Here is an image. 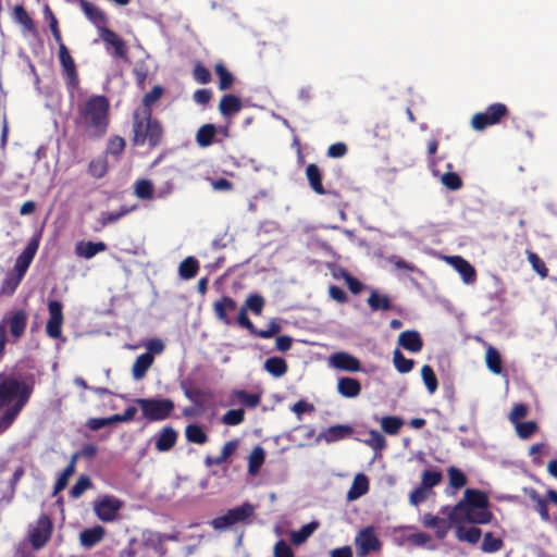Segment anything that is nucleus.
<instances>
[{
    "label": "nucleus",
    "mask_w": 557,
    "mask_h": 557,
    "mask_svg": "<svg viewBox=\"0 0 557 557\" xmlns=\"http://www.w3.org/2000/svg\"><path fill=\"white\" fill-rule=\"evenodd\" d=\"M131 210L126 208H122L120 211L116 212H103L101 213V216L99 219V223L101 227H106L112 223L117 222L121 218L129 213Z\"/></svg>",
    "instance_id": "62"
},
{
    "label": "nucleus",
    "mask_w": 557,
    "mask_h": 557,
    "mask_svg": "<svg viewBox=\"0 0 557 557\" xmlns=\"http://www.w3.org/2000/svg\"><path fill=\"white\" fill-rule=\"evenodd\" d=\"M441 182L449 190H458L462 187V180L456 172L444 173Z\"/></svg>",
    "instance_id": "58"
},
{
    "label": "nucleus",
    "mask_w": 557,
    "mask_h": 557,
    "mask_svg": "<svg viewBox=\"0 0 557 557\" xmlns=\"http://www.w3.org/2000/svg\"><path fill=\"white\" fill-rule=\"evenodd\" d=\"M108 249L103 242L81 240L75 245V255L79 258L91 259Z\"/></svg>",
    "instance_id": "21"
},
{
    "label": "nucleus",
    "mask_w": 557,
    "mask_h": 557,
    "mask_svg": "<svg viewBox=\"0 0 557 557\" xmlns=\"http://www.w3.org/2000/svg\"><path fill=\"white\" fill-rule=\"evenodd\" d=\"M108 171L109 162L107 156H99L94 158L88 163L87 173L96 180L104 177Z\"/></svg>",
    "instance_id": "32"
},
{
    "label": "nucleus",
    "mask_w": 557,
    "mask_h": 557,
    "mask_svg": "<svg viewBox=\"0 0 557 557\" xmlns=\"http://www.w3.org/2000/svg\"><path fill=\"white\" fill-rule=\"evenodd\" d=\"M423 383L430 394H434L437 389V379L430 366H423L421 370Z\"/></svg>",
    "instance_id": "52"
},
{
    "label": "nucleus",
    "mask_w": 557,
    "mask_h": 557,
    "mask_svg": "<svg viewBox=\"0 0 557 557\" xmlns=\"http://www.w3.org/2000/svg\"><path fill=\"white\" fill-rule=\"evenodd\" d=\"M218 128L214 124L207 123L199 127L196 133V143L199 147L206 148L213 144Z\"/></svg>",
    "instance_id": "31"
},
{
    "label": "nucleus",
    "mask_w": 557,
    "mask_h": 557,
    "mask_svg": "<svg viewBox=\"0 0 557 557\" xmlns=\"http://www.w3.org/2000/svg\"><path fill=\"white\" fill-rule=\"evenodd\" d=\"M243 108L242 99L235 95L226 94L220 99L219 111L225 117H231Z\"/></svg>",
    "instance_id": "25"
},
{
    "label": "nucleus",
    "mask_w": 557,
    "mask_h": 557,
    "mask_svg": "<svg viewBox=\"0 0 557 557\" xmlns=\"http://www.w3.org/2000/svg\"><path fill=\"white\" fill-rule=\"evenodd\" d=\"M382 430L389 435H396L401 429L404 421L398 417L386 416L380 421Z\"/></svg>",
    "instance_id": "46"
},
{
    "label": "nucleus",
    "mask_w": 557,
    "mask_h": 557,
    "mask_svg": "<svg viewBox=\"0 0 557 557\" xmlns=\"http://www.w3.org/2000/svg\"><path fill=\"white\" fill-rule=\"evenodd\" d=\"M537 424L534 421L519 422L515 424L517 435L521 440H528L537 431Z\"/></svg>",
    "instance_id": "54"
},
{
    "label": "nucleus",
    "mask_w": 557,
    "mask_h": 557,
    "mask_svg": "<svg viewBox=\"0 0 557 557\" xmlns=\"http://www.w3.org/2000/svg\"><path fill=\"white\" fill-rule=\"evenodd\" d=\"M264 369L273 376L280 377L285 374L287 366L284 359L272 357L264 362Z\"/></svg>",
    "instance_id": "44"
},
{
    "label": "nucleus",
    "mask_w": 557,
    "mask_h": 557,
    "mask_svg": "<svg viewBox=\"0 0 557 557\" xmlns=\"http://www.w3.org/2000/svg\"><path fill=\"white\" fill-rule=\"evenodd\" d=\"M442 474L438 471L425 470L421 474V485L432 492V488L440 484Z\"/></svg>",
    "instance_id": "53"
},
{
    "label": "nucleus",
    "mask_w": 557,
    "mask_h": 557,
    "mask_svg": "<svg viewBox=\"0 0 557 557\" xmlns=\"http://www.w3.org/2000/svg\"><path fill=\"white\" fill-rule=\"evenodd\" d=\"M42 13H44L45 21L48 22V24H49V28H50V30L52 33V36H53L57 45L59 46L61 44H64L63 39H62L61 30L59 28L58 18L54 15V13L51 10V8L49 7V4L46 3L44 5Z\"/></svg>",
    "instance_id": "38"
},
{
    "label": "nucleus",
    "mask_w": 557,
    "mask_h": 557,
    "mask_svg": "<svg viewBox=\"0 0 557 557\" xmlns=\"http://www.w3.org/2000/svg\"><path fill=\"white\" fill-rule=\"evenodd\" d=\"M320 527L318 521H311L308 524H305L298 531H292L289 533L290 541L294 545L304 544Z\"/></svg>",
    "instance_id": "33"
},
{
    "label": "nucleus",
    "mask_w": 557,
    "mask_h": 557,
    "mask_svg": "<svg viewBox=\"0 0 557 557\" xmlns=\"http://www.w3.org/2000/svg\"><path fill=\"white\" fill-rule=\"evenodd\" d=\"M125 139L121 136H113L108 140L106 154H111L113 157L119 158L125 150Z\"/></svg>",
    "instance_id": "47"
},
{
    "label": "nucleus",
    "mask_w": 557,
    "mask_h": 557,
    "mask_svg": "<svg viewBox=\"0 0 557 557\" xmlns=\"http://www.w3.org/2000/svg\"><path fill=\"white\" fill-rule=\"evenodd\" d=\"M236 322L239 326L248 330L251 334L262 338H270L277 334L281 330V326L275 321H271L265 330H257L252 322L249 320L247 315L246 308L240 307L239 312L236 318Z\"/></svg>",
    "instance_id": "12"
},
{
    "label": "nucleus",
    "mask_w": 557,
    "mask_h": 557,
    "mask_svg": "<svg viewBox=\"0 0 557 557\" xmlns=\"http://www.w3.org/2000/svg\"><path fill=\"white\" fill-rule=\"evenodd\" d=\"M351 432L352 429L349 425H333L325 430L320 435V438L324 440L326 443H333L347 437Z\"/></svg>",
    "instance_id": "34"
},
{
    "label": "nucleus",
    "mask_w": 557,
    "mask_h": 557,
    "mask_svg": "<svg viewBox=\"0 0 557 557\" xmlns=\"http://www.w3.org/2000/svg\"><path fill=\"white\" fill-rule=\"evenodd\" d=\"M99 37L107 46H111L114 49V57L119 59L127 58L125 41L115 32L110 28L102 29V33H100Z\"/></svg>",
    "instance_id": "17"
},
{
    "label": "nucleus",
    "mask_w": 557,
    "mask_h": 557,
    "mask_svg": "<svg viewBox=\"0 0 557 557\" xmlns=\"http://www.w3.org/2000/svg\"><path fill=\"white\" fill-rule=\"evenodd\" d=\"M503 547V541L499 537H495L492 533H486L482 542V550L485 553H495Z\"/></svg>",
    "instance_id": "57"
},
{
    "label": "nucleus",
    "mask_w": 557,
    "mask_h": 557,
    "mask_svg": "<svg viewBox=\"0 0 557 557\" xmlns=\"http://www.w3.org/2000/svg\"><path fill=\"white\" fill-rule=\"evenodd\" d=\"M431 494L432 492L420 485L410 493L409 503L412 506H418L421 503L425 502Z\"/></svg>",
    "instance_id": "64"
},
{
    "label": "nucleus",
    "mask_w": 557,
    "mask_h": 557,
    "mask_svg": "<svg viewBox=\"0 0 557 557\" xmlns=\"http://www.w3.org/2000/svg\"><path fill=\"white\" fill-rule=\"evenodd\" d=\"M13 17L14 20L20 23L26 30L30 33H36V26L28 14V12L25 10V8L21 4H17L14 7L13 10Z\"/></svg>",
    "instance_id": "42"
},
{
    "label": "nucleus",
    "mask_w": 557,
    "mask_h": 557,
    "mask_svg": "<svg viewBox=\"0 0 557 557\" xmlns=\"http://www.w3.org/2000/svg\"><path fill=\"white\" fill-rule=\"evenodd\" d=\"M487 507L488 499L483 492L468 488L457 505L445 506L440 512L448 517L454 524H486L493 517Z\"/></svg>",
    "instance_id": "2"
},
{
    "label": "nucleus",
    "mask_w": 557,
    "mask_h": 557,
    "mask_svg": "<svg viewBox=\"0 0 557 557\" xmlns=\"http://www.w3.org/2000/svg\"><path fill=\"white\" fill-rule=\"evenodd\" d=\"M361 385L352 377H341L337 382V392L346 398H355L360 394Z\"/></svg>",
    "instance_id": "29"
},
{
    "label": "nucleus",
    "mask_w": 557,
    "mask_h": 557,
    "mask_svg": "<svg viewBox=\"0 0 557 557\" xmlns=\"http://www.w3.org/2000/svg\"><path fill=\"white\" fill-rule=\"evenodd\" d=\"M234 524L243 522L250 518L255 512V507L249 503H244L239 507L230 509L227 511Z\"/></svg>",
    "instance_id": "43"
},
{
    "label": "nucleus",
    "mask_w": 557,
    "mask_h": 557,
    "mask_svg": "<svg viewBox=\"0 0 557 557\" xmlns=\"http://www.w3.org/2000/svg\"><path fill=\"white\" fill-rule=\"evenodd\" d=\"M49 319L46 324V332L52 338H58L62 332L63 305L59 300L48 302Z\"/></svg>",
    "instance_id": "11"
},
{
    "label": "nucleus",
    "mask_w": 557,
    "mask_h": 557,
    "mask_svg": "<svg viewBox=\"0 0 557 557\" xmlns=\"http://www.w3.org/2000/svg\"><path fill=\"white\" fill-rule=\"evenodd\" d=\"M177 433L172 428H164L156 436V448L159 451L170 450L176 443Z\"/></svg>",
    "instance_id": "30"
},
{
    "label": "nucleus",
    "mask_w": 557,
    "mask_h": 557,
    "mask_svg": "<svg viewBox=\"0 0 557 557\" xmlns=\"http://www.w3.org/2000/svg\"><path fill=\"white\" fill-rule=\"evenodd\" d=\"M1 324H5L7 330L9 329L11 336L16 339L21 337L25 332L27 324L26 312L24 310L14 311L10 315L5 317Z\"/></svg>",
    "instance_id": "14"
},
{
    "label": "nucleus",
    "mask_w": 557,
    "mask_h": 557,
    "mask_svg": "<svg viewBox=\"0 0 557 557\" xmlns=\"http://www.w3.org/2000/svg\"><path fill=\"white\" fill-rule=\"evenodd\" d=\"M363 443L373 450H382L386 446L385 437L376 430H370Z\"/></svg>",
    "instance_id": "48"
},
{
    "label": "nucleus",
    "mask_w": 557,
    "mask_h": 557,
    "mask_svg": "<svg viewBox=\"0 0 557 557\" xmlns=\"http://www.w3.org/2000/svg\"><path fill=\"white\" fill-rule=\"evenodd\" d=\"M135 403L140 407L144 418L149 421L166 419L174 409V404L168 398H137Z\"/></svg>",
    "instance_id": "5"
},
{
    "label": "nucleus",
    "mask_w": 557,
    "mask_h": 557,
    "mask_svg": "<svg viewBox=\"0 0 557 557\" xmlns=\"http://www.w3.org/2000/svg\"><path fill=\"white\" fill-rule=\"evenodd\" d=\"M51 525L47 518H40L30 532V542L35 549L41 548L50 539Z\"/></svg>",
    "instance_id": "18"
},
{
    "label": "nucleus",
    "mask_w": 557,
    "mask_h": 557,
    "mask_svg": "<svg viewBox=\"0 0 557 557\" xmlns=\"http://www.w3.org/2000/svg\"><path fill=\"white\" fill-rule=\"evenodd\" d=\"M508 114L506 104L495 102L485 111L475 113L471 119V126L475 131H484L486 127L498 124Z\"/></svg>",
    "instance_id": "6"
},
{
    "label": "nucleus",
    "mask_w": 557,
    "mask_h": 557,
    "mask_svg": "<svg viewBox=\"0 0 557 557\" xmlns=\"http://www.w3.org/2000/svg\"><path fill=\"white\" fill-rule=\"evenodd\" d=\"M393 363L398 372L408 373L411 371L413 367V361L411 359L405 358L400 350H395L393 357Z\"/></svg>",
    "instance_id": "60"
},
{
    "label": "nucleus",
    "mask_w": 557,
    "mask_h": 557,
    "mask_svg": "<svg viewBox=\"0 0 557 557\" xmlns=\"http://www.w3.org/2000/svg\"><path fill=\"white\" fill-rule=\"evenodd\" d=\"M185 436L188 442L202 445L207 443L208 436L203 429L198 424H189L186 426Z\"/></svg>",
    "instance_id": "45"
},
{
    "label": "nucleus",
    "mask_w": 557,
    "mask_h": 557,
    "mask_svg": "<svg viewBox=\"0 0 557 557\" xmlns=\"http://www.w3.org/2000/svg\"><path fill=\"white\" fill-rule=\"evenodd\" d=\"M242 307L246 308V311L250 310L253 314L259 315L264 307V298L258 294L249 295Z\"/></svg>",
    "instance_id": "51"
},
{
    "label": "nucleus",
    "mask_w": 557,
    "mask_h": 557,
    "mask_svg": "<svg viewBox=\"0 0 557 557\" xmlns=\"http://www.w3.org/2000/svg\"><path fill=\"white\" fill-rule=\"evenodd\" d=\"M132 128L134 146L148 145L150 149L159 147L164 137V128L158 119L141 113L132 114Z\"/></svg>",
    "instance_id": "4"
},
{
    "label": "nucleus",
    "mask_w": 557,
    "mask_h": 557,
    "mask_svg": "<svg viewBox=\"0 0 557 557\" xmlns=\"http://www.w3.org/2000/svg\"><path fill=\"white\" fill-rule=\"evenodd\" d=\"M193 77L197 83L202 85L209 84L212 78L210 71L201 62L195 63Z\"/></svg>",
    "instance_id": "59"
},
{
    "label": "nucleus",
    "mask_w": 557,
    "mask_h": 557,
    "mask_svg": "<svg viewBox=\"0 0 557 557\" xmlns=\"http://www.w3.org/2000/svg\"><path fill=\"white\" fill-rule=\"evenodd\" d=\"M40 238L39 236H33L26 247L23 249V251L17 256L13 272L18 274L20 276L24 277L29 265L32 264L36 252L39 248Z\"/></svg>",
    "instance_id": "10"
},
{
    "label": "nucleus",
    "mask_w": 557,
    "mask_h": 557,
    "mask_svg": "<svg viewBox=\"0 0 557 557\" xmlns=\"http://www.w3.org/2000/svg\"><path fill=\"white\" fill-rule=\"evenodd\" d=\"M32 389L22 379L0 377V434L16 419L27 404Z\"/></svg>",
    "instance_id": "3"
},
{
    "label": "nucleus",
    "mask_w": 557,
    "mask_h": 557,
    "mask_svg": "<svg viewBox=\"0 0 557 557\" xmlns=\"http://www.w3.org/2000/svg\"><path fill=\"white\" fill-rule=\"evenodd\" d=\"M123 506V500L113 495H102L92 503L95 515L103 522L114 521Z\"/></svg>",
    "instance_id": "7"
},
{
    "label": "nucleus",
    "mask_w": 557,
    "mask_h": 557,
    "mask_svg": "<svg viewBox=\"0 0 557 557\" xmlns=\"http://www.w3.org/2000/svg\"><path fill=\"white\" fill-rule=\"evenodd\" d=\"M81 7L87 18L98 28L99 34L102 33V29H108L109 20L100 8L87 0H82Z\"/></svg>",
    "instance_id": "15"
},
{
    "label": "nucleus",
    "mask_w": 557,
    "mask_h": 557,
    "mask_svg": "<svg viewBox=\"0 0 557 557\" xmlns=\"http://www.w3.org/2000/svg\"><path fill=\"white\" fill-rule=\"evenodd\" d=\"M260 403L258 394H250L242 389H234L228 398L227 406L244 405L248 408H255Z\"/></svg>",
    "instance_id": "24"
},
{
    "label": "nucleus",
    "mask_w": 557,
    "mask_h": 557,
    "mask_svg": "<svg viewBox=\"0 0 557 557\" xmlns=\"http://www.w3.org/2000/svg\"><path fill=\"white\" fill-rule=\"evenodd\" d=\"M329 363L331 367L343 371L356 372L360 369L358 359L344 351L332 355Z\"/></svg>",
    "instance_id": "19"
},
{
    "label": "nucleus",
    "mask_w": 557,
    "mask_h": 557,
    "mask_svg": "<svg viewBox=\"0 0 557 557\" xmlns=\"http://www.w3.org/2000/svg\"><path fill=\"white\" fill-rule=\"evenodd\" d=\"M199 262L195 257L185 258L178 267V274L183 280H190L197 275Z\"/></svg>",
    "instance_id": "40"
},
{
    "label": "nucleus",
    "mask_w": 557,
    "mask_h": 557,
    "mask_svg": "<svg viewBox=\"0 0 557 557\" xmlns=\"http://www.w3.org/2000/svg\"><path fill=\"white\" fill-rule=\"evenodd\" d=\"M456 527V537L460 542L476 544L481 537V530L475 527H465L463 524H454Z\"/></svg>",
    "instance_id": "36"
},
{
    "label": "nucleus",
    "mask_w": 557,
    "mask_h": 557,
    "mask_svg": "<svg viewBox=\"0 0 557 557\" xmlns=\"http://www.w3.org/2000/svg\"><path fill=\"white\" fill-rule=\"evenodd\" d=\"M154 350H147L146 352L141 354L137 357V359L134 362L133 366V376L135 380H140L145 376L147 370L151 367L154 356ZM157 352H160L161 350H156Z\"/></svg>",
    "instance_id": "27"
},
{
    "label": "nucleus",
    "mask_w": 557,
    "mask_h": 557,
    "mask_svg": "<svg viewBox=\"0 0 557 557\" xmlns=\"http://www.w3.org/2000/svg\"><path fill=\"white\" fill-rule=\"evenodd\" d=\"M110 123V102L106 96L92 95L77 104L74 125L89 140L102 138Z\"/></svg>",
    "instance_id": "1"
},
{
    "label": "nucleus",
    "mask_w": 557,
    "mask_h": 557,
    "mask_svg": "<svg viewBox=\"0 0 557 557\" xmlns=\"http://www.w3.org/2000/svg\"><path fill=\"white\" fill-rule=\"evenodd\" d=\"M449 485L455 488H461L467 484V478L463 472L455 467L448 469Z\"/></svg>",
    "instance_id": "61"
},
{
    "label": "nucleus",
    "mask_w": 557,
    "mask_h": 557,
    "mask_svg": "<svg viewBox=\"0 0 557 557\" xmlns=\"http://www.w3.org/2000/svg\"><path fill=\"white\" fill-rule=\"evenodd\" d=\"M106 536V529L101 525H95L79 533V543L84 548L90 549L100 543Z\"/></svg>",
    "instance_id": "23"
},
{
    "label": "nucleus",
    "mask_w": 557,
    "mask_h": 557,
    "mask_svg": "<svg viewBox=\"0 0 557 557\" xmlns=\"http://www.w3.org/2000/svg\"><path fill=\"white\" fill-rule=\"evenodd\" d=\"M164 88L160 85L154 86L149 92H147L141 100V104L136 108L133 113H141L146 115H152V107L162 98Z\"/></svg>",
    "instance_id": "22"
},
{
    "label": "nucleus",
    "mask_w": 557,
    "mask_h": 557,
    "mask_svg": "<svg viewBox=\"0 0 557 557\" xmlns=\"http://www.w3.org/2000/svg\"><path fill=\"white\" fill-rule=\"evenodd\" d=\"M422 524L428 529H433L436 537L442 540L447 535L454 523L448 517L446 519L431 513H425L422 517Z\"/></svg>",
    "instance_id": "16"
},
{
    "label": "nucleus",
    "mask_w": 557,
    "mask_h": 557,
    "mask_svg": "<svg viewBox=\"0 0 557 557\" xmlns=\"http://www.w3.org/2000/svg\"><path fill=\"white\" fill-rule=\"evenodd\" d=\"M450 264L460 274L466 284L474 283L476 280V272L474 267L465 258L454 256L449 258Z\"/></svg>",
    "instance_id": "20"
},
{
    "label": "nucleus",
    "mask_w": 557,
    "mask_h": 557,
    "mask_svg": "<svg viewBox=\"0 0 557 557\" xmlns=\"http://www.w3.org/2000/svg\"><path fill=\"white\" fill-rule=\"evenodd\" d=\"M423 342L417 331H405L398 336V346L405 349L422 348Z\"/></svg>",
    "instance_id": "35"
},
{
    "label": "nucleus",
    "mask_w": 557,
    "mask_h": 557,
    "mask_svg": "<svg viewBox=\"0 0 557 557\" xmlns=\"http://www.w3.org/2000/svg\"><path fill=\"white\" fill-rule=\"evenodd\" d=\"M306 177L310 188L318 195H326L327 191L322 184V171L315 163H310L306 168Z\"/></svg>",
    "instance_id": "26"
},
{
    "label": "nucleus",
    "mask_w": 557,
    "mask_h": 557,
    "mask_svg": "<svg viewBox=\"0 0 557 557\" xmlns=\"http://www.w3.org/2000/svg\"><path fill=\"white\" fill-rule=\"evenodd\" d=\"M23 277L14 273L13 275L7 276L0 287V294L11 296L15 293L16 288L21 284Z\"/></svg>",
    "instance_id": "50"
},
{
    "label": "nucleus",
    "mask_w": 557,
    "mask_h": 557,
    "mask_svg": "<svg viewBox=\"0 0 557 557\" xmlns=\"http://www.w3.org/2000/svg\"><path fill=\"white\" fill-rule=\"evenodd\" d=\"M354 543L358 556L361 557H364L373 552H379L381 549V542L374 527H366L361 529L356 534Z\"/></svg>",
    "instance_id": "9"
},
{
    "label": "nucleus",
    "mask_w": 557,
    "mask_h": 557,
    "mask_svg": "<svg viewBox=\"0 0 557 557\" xmlns=\"http://www.w3.org/2000/svg\"><path fill=\"white\" fill-rule=\"evenodd\" d=\"M265 459L264 449L261 446H256L248 458V472L250 475H256Z\"/></svg>",
    "instance_id": "41"
},
{
    "label": "nucleus",
    "mask_w": 557,
    "mask_h": 557,
    "mask_svg": "<svg viewBox=\"0 0 557 557\" xmlns=\"http://www.w3.org/2000/svg\"><path fill=\"white\" fill-rule=\"evenodd\" d=\"M236 309V301L228 296H223L213 304V312L215 318L226 325L232 324L233 319L231 314H233Z\"/></svg>",
    "instance_id": "13"
},
{
    "label": "nucleus",
    "mask_w": 557,
    "mask_h": 557,
    "mask_svg": "<svg viewBox=\"0 0 557 557\" xmlns=\"http://www.w3.org/2000/svg\"><path fill=\"white\" fill-rule=\"evenodd\" d=\"M369 491V480L363 473H358L352 481V484L347 492V500L354 502L364 494H367Z\"/></svg>",
    "instance_id": "28"
},
{
    "label": "nucleus",
    "mask_w": 557,
    "mask_h": 557,
    "mask_svg": "<svg viewBox=\"0 0 557 557\" xmlns=\"http://www.w3.org/2000/svg\"><path fill=\"white\" fill-rule=\"evenodd\" d=\"M528 260L532 267V269L542 277L545 278L548 276V269L545 265V262L537 256V253L527 250L525 251Z\"/></svg>",
    "instance_id": "49"
},
{
    "label": "nucleus",
    "mask_w": 557,
    "mask_h": 557,
    "mask_svg": "<svg viewBox=\"0 0 557 557\" xmlns=\"http://www.w3.org/2000/svg\"><path fill=\"white\" fill-rule=\"evenodd\" d=\"M58 47L59 60L65 78V86L70 95H73L74 91L79 88V77L76 64L65 44H61Z\"/></svg>",
    "instance_id": "8"
},
{
    "label": "nucleus",
    "mask_w": 557,
    "mask_h": 557,
    "mask_svg": "<svg viewBox=\"0 0 557 557\" xmlns=\"http://www.w3.org/2000/svg\"><path fill=\"white\" fill-rule=\"evenodd\" d=\"M245 411L243 409H232L222 417V423L225 425H238L244 421Z\"/></svg>",
    "instance_id": "63"
},
{
    "label": "nucleus",
    "mask_w": 557,
    "mask_h": 557,
    "mask_svg": "<svg viewBox=\"0 0 557 557\" xmlns=\"http://www.w3.org/2000/svg\"><path fill=\"white\" fill-rule=\"evenodd\" d=\"M485 361L487 368L495 374L502 373V358L498 350H486Z\"/></svg>",
    "instance_id": "56"
},
{
    "label": "nucleus",
    "mask_w": 557,
    "mask_h": 557,
    "mask_svg": "<svg viewBox=\"0 0 557 557\" xmlns=\"http://www.w3.org/2000/svg\"><path fill=\"white\" fill-rule=\"evenodd\" d=\"M372 311H388L392 309L391 299L386 295L380 294L377 290H372L367 300Z\"/></svg>",
    "instance_id": "37"
},
{
    "label": "nucleus",
    "mask_w": 557,
    "mask_h": 557,
    "mask_svg": "<svg viewBox=\"0 0 557 557\" xmlns=\"http://www.w3.org/2000/svg\"><path fill=\"white\" fill-rule=\"evenodd\" d=\"M214 72L219 77V89H231L235 82V76L226 69V66L222 62H219L214 65Z\"/></svg>",
    "instance_id": "39"
},
{
    "label": "nucleus",
    "mask_w": 557,
    "mask_h": 557,
    "mask_svg": "<svg viewBox=\"0 0 557 557\" xmlns=\"http://www.w3.org/2000/svg\"><path fill=\"white\" fill-rule=\"evenodd\" d=\"M135 195L140 199H151L153 185L149 180H139L135 184Z\"/></svg>",
    "instance_id": "55"
}]
</instances>
